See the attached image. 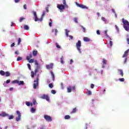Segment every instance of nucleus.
Here are the masks:
<instances>
[{
  "label": "nucleus",
  "mask_w": 129,
  "mask_h": 129,
  "mask_svg": "<svg viewBox=\"0 0 129 129\" xmlns=\"http://www.w3.org/2000/svg\"><path fill=\"white\" fill-rule=\"evenodd\" d=\"M27 66H28L29 70H31V64H30V63H28Z\"/></svg>",
  "instance_id": "obj_54"
},
{
  "label": "nucleus",
  "mask_w": 129,
  "mask_h": 129,
  "mask_svg": "<svg viewBox=\"0 0 129 129\" xmlns=\"http://www.w3.org/2000/svg\"><path fill=\"white\" fill-rule=\"evenodd\" d=\"M119 81H120L121 82H124V78H120L119 79Z\"/></svg>",
  "instance_id": "obj_35"
},
{
  "label": "nucleus",
  "mask_w": 129,
  "mask_h": 129,
  "mask_svg": "<svg viewBox=\"0 0 129 129\" xmlns=\"http://www.w3.org/2000/svg\"><path fill=\"white\" fill-rule=\"evenodd\" d=\"M48 86H49V87L50 88H53V87H54V86H53V84H52V83L49 84V85H48Z\"/></svg>",
  "instance_id": "obj_37"
},
{
  "label": "nucleus",
  "mask_w": 129,
  "mask_h": 129,
  "mask_svg": "<svg viewBox=\"0 0 129 129\" xmlns=\"http://www.w3.org/2000/svg\"><path fill=\"white\" fill-rule=\"evenodd\" d=\"M127 60V58H125L124 61V64H125L126 63V61Z\"/></svg>",
  "instance_id": "obj_62"
},
{
  "label": "nucleus",
  "mask_w": 129,
  "mask_h": 129,
  "mask_svg": "<svg viewBox=\"0 0 129 129\" xmlns=\"http://www.w3.org/2000/svg\"><path fill=\"white\" fill-rule=\"evenodd\" d=\"M107 61L104 59V58H103V61H102V63H103V65H105L107 63Z\"/></svg>",
  "instance_id": "obj_32"
},
{
  "label": "nucleus",
  "mask_w": 129,
  "mask_h": 129,
  "mask_svg": "<svg viewBox=\"0 0 129 129\" xmlns=\"http://www.w3.org/2000/svg\"><path fill=\"white\" fill-rule=\"evenodd\" d=\"M74 22H75L77 24L78 23V20L77 18H74Z\"/></svg>",
  "instance_id": "obj_46"
},
{
  "label": "nucleus",
  "mask_w": 129,
  "mask_h": 129,
  "mask_svg": "<svg viewBox=\"0 0 129 129\" xmlns=\"http://www.w3.org/2000/svg\"><path fill=\"white\" fill-rule=\"evenodd\" d=\"M35 111H36V109L34 108H31V112H32V113H34Z\"/></svg>",
  "instance_id": "obj_41"
},
{
  "label": "nucleus",
  "mask_w": 129,
  "mask_h": 129,
  "mask_svg": "<svg viewBox=\"0 0 129 129\" xmlns=\"http://www.w3.org/2000/svg\"><path fill=\"white\" fill-rule=\"evenodd\" d=\"M44 118L45 119V120H46V121H48V122H50L53 120L52 117L48 115H44Z\"/></svg>",
  "instance_id": "obj_3"
},
{
  "label": "nucleus",
  "mask_w": 129,
  "mask_h": 129,
  "mask_svg": "<svg viewBox=\"0 0 129 129\" xmlns=\"http://www.w3.org/2000/svg\"><path fill=\"white\" fill-rule=\"evenodd\" d=\"M15 54L16 55H20V52H19V51H16L15 52Z\"/></svg>",
  "instance_id": "obj_53"
},
{
  "label": "nucleus",
  "mask_w": 129,
  "mask_h": 129,
  "mask_svg": "<svg viewBox=\"0 0 129 129\" xmlns=\"http://www.w3.org/2000/svg\"><path fill=\"white\" fill-rule=\"evenodd\" d=\"M24 30L28 31L29 30L30 27H29L28 25H24Z\"/></svg>",
  "instance_id": "obj_22"
},
{
  "label": "nucleus",
  "mask_w": 129,
  "mask_h": 129,
  "mask_svg": "<svg viewBox=\"0 0 129 129\" xmlns=\"http://www.w3.org/2000/svg\"><path fill=\"white\" fill-rule=\"evenodd\" d=\"M65 5H59L58 4L57 5V9H58V10H60V11H63V10H65Z\"/></svg>",
  "instance_id": "obj_7"
},
{
  "label": "nucleus",
  "mask_w": 129,
  "mask_h": 129,
  "mask_svg": "<svg viewBox=\"0 0 129 129\" xmlns=\"http://www.w3.org/2000/svg\"><path fill=\"white\" fill-rule=\"evenodd\" d=\"M32 54H29V55H28L26 57L27 60H30L31 59V58H32Z\"/></svg>",
  "instance_id": "obj_19"
},
{
  "label": "nucleus",
  "mask_w": 129,
  "mask_h": 129,
  "mask_svg": "<svg viewBox=\"0 0 129 129\" xmlns=\"http://www.w3.org/2000/svg\"><path fill=\"white\" fill-rule=\"evenodd\" d=\"M50 73H51V76H52V79H53V80H54V79H55V76H54V73H53V72H50Z\"/></svg>",
  "instance_id": "obj_29"
},
{
  "label": "nucleus",
  "mask_w": 129,
  "mask_h": 129,
  "mask_svg": "<svg viewBox=\"0 0 129 129\" xmlns=\"http://www.w3.org/2000/svg\"><path fill=\"white\" fill-rule=\"evenodd\" d=\"M5 75H6V77H9V76H10L11 74L9 72H5Z\"/></svg>",
  "instance_id": "obj_25"
},
{
  "label": "nucleus",
  "mask_w": 129,
  "mask_h": 129,
  "mask_svg": "<svg viewBox=\"0 0 129 129\" xmlns=\"http://www.w3.org/2000/svg\"><path fill=\"white\" fill-rule=\"evenodd\" d=\"M41 98L42 99H46L47 101H50V97H49V95L43 94L41 97Z\"/></svg>",
  "instance_id": "obj_6"
},
{
  "label": "nucleus",
  "mask_w": 129,
  "mask_h": 129,
  "mask_svg": "<svg viewBox=\"0 0 129 129\" xmlns=\"http://www.w3.org/2000/svg\"><path fill=\"white\" fill-rule=\"evenodd\" d=\"M20 1H21V0H15V3L17 4V3H20Z\"/></svg>",
  "instance_id": "obj_64"
},
{
  "label": "nucleus",
  "mask_w": 129,
  "mask_h": 129,
  "mask_svg": "<svg viewBox=\"0 0 129 129\" xmlns=\"http://www.w3.org/2000/svg\"><path fill=\"white\" fill-rule=\"evenodd\" d=\"M55 46H56V48H57L58 49H60L61 48V46L57 42L55 43Z\"/></svg>",
  "instance_id": "obj_31"
},
{
  "label": "nucleus",
  "mask_w": 129,
  "mask_h": 129,
  "mask_svg": "<svg viewBox=\"0 0 129 129\" xmlns=\"http://www.w3.org/2000/svg\"><path fill=\"white\" fill-rule=\"evenodd\" d=\"M128 52H129V49L126 50L123 55H122V58H124L125 57H127V56H128Z\"/></svg>",
  "instance_id": "obj_10"
},
{
  "label": "nucleus",
  "mask_w": 129,
  "mask_h": 129,
  "mask_svg": "<svg viewBox=\"0 0 129 129\" xmlns=\"http://www.w3.org/2000/svg\"><path fill=\"white\" fill-rule=\"evenodd\" d=\"M36 100L35 99H33V101H32V103L34 105H36Z\"/></svg>",
  "instance_id": "obj_45"
},
{
  "label": "nucleus",
  "mask_w": 129,
  "mask_h": 129,
  "mask_svg": "<svg viewBox=\"0 0 129 129\" xmlns=\"http://www.w3.org/2000/svg\"><path fill=\"white\" fill-rule=\"evenodd\" d=\"M34 63H35V65H37V66L38 65H39V63H38V61L36 60L34 61Z\"/></svg>",
  "instance_id": "obj_51"
},
{
  "label": "nucleus",
  "mask_w": 129,
  "mask_h": 129,
  "mask_svg": "<svg viewBox=\"0 0 129 129\" xmlns=\"http://www.w3.org/2000/svg\"><path fill=\"white\" fill-rule=\"evenodd\" d=\"M63 5L66 6V8H68V5L66 4V0H62Z\"/></svg>",
  "instance_id": "obj_24"
},
{
  "label": "nucleus",
  "mask_w": 129,
  "mask_h": 129,
  "mask_svg": "<svg viewBox=\"0 0 129 129\" xmlns=\"http://www.w3.org/2000/svg\"><path fill=\"white\" fill-rule=\"evenodd\" d=\"M53 65L54 64L51 63L50 64L46 65V67L47 69H52Z\"/></svg>",
  "instance_id": "obj_13"
},
{
  "label": "nucleus",
  "mask_w": 129,
  "mask_h": 129,
  "mask_svg": "<svg viewBox=\"0 0 129 129\" xmlns=\"http://www.w3.org/2000/svg\"><path fill=\"white\" fill-rule=\"evenodd\" d=\"M24 10H27V5L25 4L23 6Z\"/></svg>",
  "instance_id": "obj_56"
},
{
  "label": "nucleus",
  "mask_w": 129,
  "mask_h": 129,
  "mask_svg": "<svg viewBox=\"0 0 129 129\" xmlns=\"http://www.w3.org/2000/svg\"><path fill=\"white\" fill-rule=\"evenodd\" d=\"M34 20L35 22H42L43 21V17H41L40 19L38 18V16L34 17Z\"/></svg>",
  "instance_id": "obj_11"
},
{
  "label": "nucleus",
  "mask_w": 129,
  "mask_h": 129,
  "mask_svg": "<svg viewBox=\"0 0 129 129\" xmlns=\"http://www.w3.org/2000/svg\"><path fill=\"white\" fill-rule=\"evenodd\" d=\"M122 22L123 24V27L125 29V31L129 32V22L127 20H124V18L122 19Z\"/></svg>",
  "instance_id": "obj_1"
},
{
  "label": "nucleus",
  "mask_w": 129,
  "mask_h": 129,
  "mask_svg": "<svg viewBox=\"0 0 129 129\" xmlns=\"http://www.w3.org/2000/svg\"><path fill=\"white\" fill-rule=\"evenodd\" d=\"M71 118V117L70 116V115H67L64 116V118L66 119H70V118Z\"/></svg>",
  "instance_id": "obj_27"
},
{
  "label": "nucleus",
  "mask_w": 129,
  "mask_h": 129,
  "mask_svg": "<svg viewBox=\"0 0 129 129\" xmlns=\"http://www.w3.org/2000/svg\"><path fill=\"white\" fill-rule=\"evenodd\" d=\"M25 84V83L23 81H19L18 85H24Z\"/></svg>",
  "instance_id": "obj_23"
},
{
  "label": "nucleus",
  "mask_w": 129,
  "mask_h": 129,
  "mask_svg": "<svg viewBox=\"0 0 129 129\" xmlns=\"http://www.w3.org/2000/svg\"><path fill=\"white\" fill-rule=\"evenodd\" d=\"M26 105H27V106H30V105H31V103H30V102L27 101L26 102Z\"/></svg>",
  "instance_id": "obj_42"
},
{
  "label": "nucleus",
  "mask_w": 129,
  "mask_h": 129,
  "mask_svg": "<svg viewBox=\"0 0 129 129\" xmlns=\"http://www.w3.org/2000/svg\"><path fill=\"white\" fill-rule=\"evenodd\" d=\"M109 45L110 47H112V41L111 40H110L109 41Z\"/></svg>",
  "instance_id": "obj_44"
},
{
  "label": "nucleus",
  "mask_w": 129,
  "mask_h": 129,
  "mask_svg": "<svg viewBox=\"0 0 129 129\" xmlns=\"http://www.w3.org/2000/svg\"><path fill=\"white\" fill-rule=\"evenodd\" d=\"M11 48H13V47H15V43H13L11 45Z\"/></svg>",
  "instance_id": "obj_58"
},
{
  "label": "nucleus",
  "mask_w": 129,
  "mask_h": 129,
  "mask_svg": "<svg viewBox=\"0 0 129 129\" xmlns=\"http://www.w3.org/2000/svg\"><path fill=\"white\" fill-rule=\"evenodd\" d=\"M33 84V88L34 89H36L37 87L39 86V76H37L36 80H34Z\"/></svg>",
  "instance_id": "obj_2"
},
{
  "label": "nucleus",
  "mask_w": 129,
  "mask_h": 129,
  "mask_svg": "<svg viewBox=\"0 0 129 129\" xmlns=\"http://www.w3.org/2000/svg\"><path fill=\"white\" fill-rule=\"evenodd\" d=\"M101 20L102 21H103V22H104L105 23H107V20H106V19H105V18L102 17L101 18Z\"/></svg>",
  "instance_id": "obj_28"
},
{
  "label": "nucleus",
  "mask_w": 129,
  "mask_h": 129,
  "mask_svg": "<svg viewBox=\"0 0 129 129\" xmlns=\"http://www.w3.org/2000/svg\"><path fill=\"white\" fill-rule=\"evenodd\" d=\"M115 27L116 30L118 31H119V29H118V27H117V25H115Z\"/></svg>",
  "instance_id": "obj_60"
},
{
  "label": "nucleus",
  "mask_w": 129,
  "mask_h": 129,
  "mask_svg": "<svg viewBox=\"0 0 129 129\" xmlns=\"http://www.w3.org/2000/svg\"><path fill=\"white\" fill-rule=\"evenodd\" d=\"M17 114L18 115L17 117L16 118V121H20L21 120V117L22 116V114L21 113V112L20 111H17Z\"/></svg>",
  "instance_id": "obj_4"
},
{
  "label": "nucleus",
  "mask_w": 129,
  "mask_h": 129,
  "mask_svg": "<svg viewBox=\"0 0 129 129\" xmlns=\"http://www.w3.org/2000/svg\"><path fill=\"white\" fill-rule=\"evenodd\" d=\"M37 54H38V51L37 50H33V55L35 57V56H37Z\"/></svg>",
  "instance_id": "obj_18"
},
{
  "label": "nucleus",
  "mask_w": 129,
  "mask_h": 129,
  "mask_svg": "<svg viewBox=\"0 0 129 129\" xmlns=\"http://www.w3.org/2000/svg\"><path fill=\"white\" fill-rule=\"evenodd\" d=\"M69 37L71 40H73V36L72 35H69Z\"/></svg>",
  "instance_id": "obj_61"
},
{
  "label": "nucleus",
  "mask_w": 129,
  "mask_h": 129,
  "mask_svg": "<svg viewBox=\"0 0 129 129\" xmlns=\"http://www.w3.org/2000/svg\"><path fill=\"white\" fill-rule=\"evenodd\" d=\"M31 76L32 78H34V77H35V72H34L33 71L31 72Z\"/></svg>",
  "instance_id": "obj_30"
},
{
  "label": "nucleus",
  "mask_w": 129,
  "mask_h": 129,
  "mask_svg": "<svg viewBox=\"0 0 129 129\" xmlns=\"http://www.w3.org/2000/svg\"><path fill=\"white\" fill-rule=\"evenodd\" d=\"M118 71L119 72L121 76L123 77V71H122V70H118Z\"/></svg>",
  "instance_id": "obj_15"
},
{
  "label": "nucleus",
  "mask_w": 129,
  "mask_h": 129,
  "mask_svg": "<svg viewBox=\"0 0 129 129\" xmlns=\"http://www.w3.org/2000/svg\"><path fill=\"white\" fill-rule=\"evenodd\" d=\"M91 88L92 89L94 88V85L93 84H91Z\"/></svg>",
  "instance_id": "obj_57"
},
{
  "label": "nucleus",
  "mask_w": 129,
  "mask_h": 129,
  "mask_svg": "<svg viewBox=\"0 0 129 129\" xmlns=\"http://www.w3.org/2000/svg\"><path fill=\"white\" fill-rule=\"evenodd\" d=\"M14 118V115H11L9 116V119H13Z\"/></svg>",
  "instance_id": "obj_39"
},
{
  "label": "nucleus",
  "mask_w": 129,
  "mask_h": 129,
  "mask_svg": "<svg viewBox=\"0 0 129 129\" xmlns=\"http://www.w3.org/2000/svg\"><path fill=\"white\" fill-rule=\"evenodd\" d=\"M11 82V80H7L6 81V83L8 84Z\"/></svg>",
  "instance_id": "obj_59"
},
{
  "label": "nucleus",
  "mask_w": 129,
  "mask_h": 129,
  "mask_svg": "<svg viewBox=\"0 0 129 129\" xmlns=\"http://www.w3.org/2000/svg\"><path fill=\"white\" fill-rule=\"evenodd\" d=\"M33 15L34 16V18L36 17H37V12H33Z\"/></svg>",
  "instance_id": "obj_52"
},
{
  "label": "nucleus",
  "mask_w": 129,
  "mask_h": 129,
  "mask_svg": "<svg viewBox=\"0 0 129 129\" xmlns=\"http://www.w3.org/2000/svg\"><path fill=\"white\" fill-rule=\"evenodd\" d=\"M23 58L21 56H18L17 58V61H21L22 60Z\"/></svg>",
  "instance_id": "obj_34"
},
{
  "label": "nucleus",
  "mask_w": 129,
  "mask_h": 129,
  "mask_svg": "<svg viewBox=\"0 0 129 129\" xmlns=\"http://www.w3.org/2000/svg\"><path fill=\"white\" fill-rule=\"evenodd\" d=\"M29 63H34V59H31L29 60Z\"/></svg>",
  "instance_id": "obj_47"
},
{
  "label": "nucleus",
  "mask_w": 129,
  "mask_h": 129,
  "mask_svg": "<svg viewBox=\"0 0 129 129\" xmlns=\"http://www.w3.org/2000/svg\"><path fill=\"white\" fill-rule=\"evenodd\" d=\"M65 31H66V35L67 37H69V33L70 32V31H69L67 29H65Z\"/></svg>",
  "instance_id": "obj_20"
},
{
  "label": "nucleus",
  "mask_w": 129,
  "mask_h": 129,
  "mask_svg": "<svg viewBox=\"0 0 129 129\" xmlns=\"http://www.w3.org/2000/svg\"><path fill=\"white\" fill-rule=\"evenodd\" d=\"M21 41H22V40L21 39V38H19L18 45H20V44H21Z\"/></svg>",
  "instance_id": "obj_40"
},
{
  "label": "nucleus",
  "mask_w": 129,
  "mask_h": 129,
  "mask_svg": "<svg viewBox=\"0 0 129 129\" xmlns=\"http://www.w3.org/2000/svg\"><path fill=\"white\" fill-rule=\"evenodd\" d=\"M12 84H19V80H16L14 81H13L12 82Z\"/></svg>",
  "instance_id": "obj_16"
},
{
  "label": "nucleus",
  "mask_w": 129,
  "mask_h": 129,
  "mask_svg": "<svg viewBox=\"0 0 129 129\" xmlns=\"http://www.w3.org/2000/svg\"><path fill=\"white\" fill-rule=\"evenodd\" d=\"M51 92L52 94H56V91H55V90H52Z\"/></svg>",
  "instance_id": "obj_38"
},
{
  "label": "nucleus",
  "mask_w": 129,
  "mask_h": 129,
  "mask_svg": "<svg viewBox=\"0 0 129 129\" xmlns=\"http://www.w3.org/2000/svg\"><path fill=\"white\" fill-rule=\"evenodd\" d=\"M76 47L77 49L78 50L80 53H81V49H80V48L81 47V41L79 40L78 41V42L76 43Z\"/></svg>",
  "instance_id": "obj_5"
},
{
  "label": "nucleus",
  "mask_w": 129,
  "mask_h": 129,
  "mask_svg": "<svg viewBox=\"0 0 129 129\" xmlns=\"http://www.w3.org/2000/svg\"><path fill=\"white\" fill-rule=\"evenodd\" d=\"M60 63L61 64H64V61H63V56H62L61 58H60Z\"/></svg>",
  "instance_id": "obj_36"
},
{
  "label": "nucleus",
  "mask_w": 129,
  "mask_h": 129,
  "mask_svg": "<svg viewBox=\"0 0 129 129\" xmlns=\"http://www.w3.org/2000/svg\"><path fill=\"white\" fill-rule=\"evenodd\" d=\"M96 33L97 35H100V31H99V30H97Z\"/></svg>",
  "instance_id": "obj_55"
},
{
  "label": "nucleus",
  "mask_w": 129,
  "mask_h": 129,
  "mask_svg": "<svg viewBox=\"0 0 129 129\" xmlns=\"http://www.w3.org/2000/svg\"><path fill=\"white\" fill-rule=\"evenodd\" d=\"M0 74L2 76H5V75H6V73L4 71H1Z\"/></svg>",
  "instance_id": "obj_21"
},
{
  "label": "nucleus",
  "mask_w": 129,
  "mask_h": 129,
  "mask_svg": "<svg viewBox=\"0 0 129 129\" xmlns=\"http://www.w3.org/2000/svg\"><path fill=\"white\" fill-rule=\"evenodd\" d=\"M45 15H46V12L45 11H44L43 12V14H42V16H41V18H42V21H43V18L44 16H45Z\"/></svg>",
  "instance_id": "obj_43"
},
{
  "label": "nucleus",
  "mask_w": 129,
  "mask_h": 129,
  "mask_svg": "<svg viewBox=\"0 0 129 129\" xmlns=\"http://www.w3.org/2000/svg\"><path fill=\"white\" fill-rule=\"evenodd\" d=\"M83 40L84 42H90V39L88 37H84Z\"/></svg>",
  "instance_id": "obj_14"
},
{
  "label": "nucleus",
  "mask_w": 129,
  "mask_h": 129,
  "mask_svg": "<svg viewBox=\"0 0 129 129\" xmlns=\"http://www.w3.org/2000/svg\"><path fill=\"white\" fill-rule=\"evenodd\" d=\"M72 89H73V90H75V86L73 87V88H71L70 86H69L67 88L68 92L69 93H70V92H71V91H72Z\"/></svg>",
  "instance_id": "obj_9"
},
{
  "label": "nucleus",
  "mask_w": 129,
  "mask_h": 129,
  "mask_svg": "<svg viewBox=\"0 0 129 129\" xmlns=\"http://www.w3.org/2000/svg\"><path fill=\"white\" fill-rule=\"evenodd\" d=\"M91 94H92V93H91V91H88L87 92V95H91Z\"/></svg>",
  "instance_id": "obj_50"
},
{
  "label": "nucleus",
  "mask_w": 129,
  "mask_h": 129,
  "mask_svg": "<svg viewBox=\"0 0 129 129\" xmlns=\"http://www.w3.org/2000/svg\"><path fill=\"white\" fill-rule=\"evenodd\" d=\"M76 4L77 5V7H79V8H81V9H88V8L86 6L83 5L82 4H79L77 2H76Z\"/></svg>",
  "instance_id": "obj_8"
},
{
  "label": "nucleus",
  "mask_w": 129,
  "mask_h": 129,
  "mask_svg": "<svg viewBox=\"0 0 129 129\" xmlns=\"http://www.w3.org/2000/svg\"><path fill=\"white\" fill-rule=\"evenodd\" d=\"M127 38H126V41L127 44L129 45V37H128V35H127Z\"/></svg>",
  "instance_id": "obj_49"
},
{
  "label": "nucleus",
  "mask_w": 129,
  "mask_h": 129,
  "mask_svg": "<svg viewBox=\"0 0 129 129\" xmlns=\"http://www.w3.org/2000/svg\"><path fill=\"white\" fill-rule=\"evenodd\" d=\"M104 33L105 34L106 37H108V34H107V30H105L104 31Z\"/></svg>",
  "instance_id": "obj_48"
},
{
  "label": "nucleus",
  "mask_w": 129,
  "mask_h": 129,
  "mask_svg": "<svg viewBox=\"0 0 129 129\" xmlns=\"http://www.w3.org/2000/svg\"><path fill=\"white\" fill-rule=\"evenodd\" d=\"M23 20H26V18H25L24 17L20 18V19H19L20 23H22V22H23Z\"/></svg>",
  "instance_id": "obj_33"
},
{
  "label": "nucleus",
  "mask_w": 129,
  "mask_h": 129,
  "mask_svg": "<svg viewBox=\"0 0 129 129\" xmlns=\"http://www.w3.org/2000/svg\"><path fill=\"white\" fill-rule=\"evenodd\" d=\"M0 116H3V117L9 116V114L6 113V112H3L1 114H0Z\"/></svg>",
  "instance_id": "obj_12"
},
{
  "label": "nucleus",
  "mask_w": 129,
  "mask_h": 129,
  "mask_svg": "<svg viewBox=\"0 0 129 129\" xmlns=\"http://www.w3.org/2000/svg\"><path fill=\"white\" fill-rule=\"evenodd\" d=\"M81 27L82 28V29H83L84 33H86V28H85V27H83V26L82 25H81Z\"/></svg>",
  "instance_id": "obj_26"
},
{
  "label": "nucleus",
  "mask_w": 129,
  "mask_h": 129,
  "mask_svg": "<svg viewBox=\"0 0 129 129\" xmlns=\"http://www.w3.org/2000/svg\"><path fill=\"white\" fill-rule=\"evenodd\" d=\"M77 111V108L75 107V108H74L73 109V110L72 111V112H71V113H76V112Z\"/></svg>",
  "instance_id": "obj_17"
},
{
  "label": "nucleus",
  "mask_w": 129,
  "mask_h": 129,
  "mask_svg": "<svg viewBox=\"0 0 129 129\" xmlns=\"http://www.w3.org/2000/svg\"><path fill=\"white\" fill-rule=\"evenodd\" d=\"M38 73V69H36L34 73L35 74H37V73Z\"/></svg>",
  "instance_id": "obj_63"
}]
</instances>
